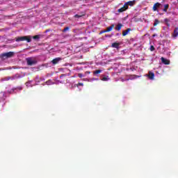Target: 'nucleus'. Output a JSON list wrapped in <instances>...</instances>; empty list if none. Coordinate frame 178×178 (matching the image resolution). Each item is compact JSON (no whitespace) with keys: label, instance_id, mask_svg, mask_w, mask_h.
I'll list each match as a JSON object with an SVG mask.
<instances>
[{"label":"nucleus","instance_id":"f257e3e1","mask_svg":"<svg viewBox=\"0 0 178 178\" xmlns=\"http://www.w3.org/2000/svg\"><path fill=\"white\" fill-rule=\"evenodd\" d=\"M14 55H15V52L10 51V52L1 54L0 55V58H1V59H8L9 58H13Z\"/></svg>","mask_w":178,"mask_h":178},{"label":"nucleus","instance_id":"7ed1b4c3","mask_svg":"<svg viewBox=\"0 0 178 178\" xmlns=\"http://www.w3.org/2000/svg\"><path fill=\"white\" fill-rule=\"evenodd\" d=\"M26 63L28 66H33L37 65V60L33 59L32 58H26Z\"/></svg>","mask_w":178,"mask_h":178},{"label":"nucleus","instance_id":"c756f323","mask_svg":"<svg viewBox=\"0 0 178 178\" xmlns=\"http://www.w3.org/2000/svg\"><path fill=\"white\" fill-rule=\"evenodd\" d=\"M86 73H88V74H90V72H86Z\"/></svg>","mask_w":178,"mask_h":178},{"label":"nucleus","instance_id":"b1692460","mask_svg":"<svg viewBox=\"0 0 178 178\" xmlns=\"http://www.w3.org/2000/svg\"><path fill=\"white\" fill-rule=\"evenodd\" d=\"M69 26H67V27H65L63 30V33H66V31H67V30H69Z\"/></svg>","mask_w":178,"mask_h":178},{"label":"nucleus","instance_id":"a878e982","mask_svg":"<svg viewBox=\"0 0 178 178\" xmlns=\"http://www.w3.org/2000/svg\"><path fill=\"white\" fill-rule=\"evenodd\" d=\"M78 77L81 79V77H84V75H83V74H78Z\"/></svg>","mask_w":178,"mask_h":178},{"label":"nucleus","instance_id":"dca6fc26","mask_svg":"<svg viewBox=\"0 0 178 178\" xmlns=\"http://www.w3.org/2000/svg\"><path fill=\"white\" fill-rule=\"evenodd\" d=\"M122 27H123V25L122 24H118L115 27V30H117L118 31H120Z\"/></svg>","mask_w":178,"mask_h":178},{"label":"nucleus","instance_id":"bb28decb","mask_svg":"<svg viewBox=\"0 0 178 178\" xmlns=\"http://www.w3.org/2000/svg\"><path fill=\"white\" fill-rule=\"evenodd\" d=\"M74 17L79 18V17H81V15H79L76 14V15H74Z\"/></svg>","mask_w":178,"mask_h":178},{"label":"nucleus","instance_id":"f3484780","mask_svg":"<svg viewBox=\"0 0 178 178\" xmlns=\"http://www.w3.org/2000/svg\"><path fill=\"white\" fill-rule=\"evenodd\" d=\"M168 9H169V4H165L164 6L163 12H168Z\"/></svg>","mask_w":178,"mask_h":178},{"label":"nucleus","instance_id":"ddd939ff","mask_svg":"<svg viewBox=\"0 0 178 178\" xmlns=\"http://www.w3.org/2000/svg\"><path fill=\"white\" fill-rule=\"evenodd\" d=\"M172 35L173 38H177V37L178 36V28H175Z\"/></svg>","mask_w":178,"mask_h":178},{"label":"nucleus","instance_id":"9b49d317","mask_svg":"<svg viewBox=\"0 0 178 178\" xmlns=\"http://www.w3.org/2000/svg\"><path fill=\"white\" fill-rule=\"evenodd\" d=\"M147 77H149V80H154V77H155V74H154V72H149Z\"/></svg>","mask_w":178,"mask_h":178},{"label":"nucleus","instance_id":"6ab92c4d","mask_svg":"<svg viewBox=\"0 0 178 178\" xmlns=\"http://www.w3.org/2000/svg\"><path fill=\"white\" fill-rule=\"evenodd\" d=\"M99 73H102V70H97L95 72H93V74H99Z\"/></svg>","mask_w":178,"mask_h":178},{"label":"nucleus","instance_id":"c85d7f7f","mask_svg":"<svg viewBox=\"0 0 178 178\" xmlns=\"http://www.w3.org/2000/svg\"><path fill=\"white\" fill-rule=\"evenodd\" d=\"M92 81H94V80H98V79H97V78H92Z\"/></svg>","mask_w":178,"mask_h":178},{"label":"nucleus","instance_id":"5701e85b","mask_svg":"<svg viewBox=\"0 0 178 178\" xmlns=\"http://www.w3.org/2000/svg\"><path fill=\"white\" fill-rule=\"evenodd\" d=\"M83 86H84V84L83 83H78L76 84V87H80V86L83 87Z\"/></svg>","mask_w":178,"mask_h":178},{"label":"nucleus","instance_id":"f03ea898","mask_svg":"<svg viewBox=\"0 0 178 178\" xmlns=\"http://www.w3.org/2000/svg\"><path fill=\"white\" fill-rule=\"evenodd\" d=\"M27 41V42H31V38L30 36H22L16 39V42Z\"/></svg>","mask_w":178,"mask_h":178},{"label":"nucleus","instance_id":"4be33fe9","mask_svg":"<svg viewBox=\"0 0 178 178\" xmlns=\"http://www.w3.org/2000/svg\"><path fill=\"white\" fill-rule=\"evenodd\" d=\"M33 40H38V39H40V35H34L33 37Z\"/></svg>","mask_w":178,"mask_h":178},{"label":"nucleus","instance_id":"aec40b11","mask_svg":"<svg viewBox=\"0 0 178 178\" xmlns=\"http://www.w3.org/2000/svg\"><path fill=\"white\" fill-rule=\"evenodd\" d=\"M158 24H159V20H158V19H155L154 20V26H158Z\"/></svg>","mask_w":178,"mask_h":178},{"label":"nucleus","instance_id":"1a4fd4ad","mask_svg":"<svg viewBox=\"0 0 178 178\" xmlns=\"http://www.w3.org/2000/svg\"><path fill=\"white\" fill-rule=\"evenodd\" d=\"M161 62L164 65H170V61L163 57L161 58Z\"/></svg>","mask_w":178,"mask_h":178},{"label":"nucleus","instance_id":"cd10ccee","mask_svg":"<svg viewBox=\"0 0 178 178\" xmlns=\"http://www.w3.org/2000/svg\"><path fill=\"white\" fill-rule=\"evenodd\" d=\"M66 76V74H62L60 78L62 79V77H65Z\"/></svg>","mask_w":178,"mask_h":178},{"label":"nucleus","instance_id":"423d86ee","mask_svg":"<svg viewBox=\"0 0 178 178\" xmlns=\"http://www.w3.org/2000/svg\"><path fill=\"white\" fill-rule=\"evenodd\" d=\"M16 76H6L2 79V81H9V80H15Z\"/></svg>","mask_w":178,"mask_h":178},{"label":"nucleus","instance_id":"412c9836","mask_svg":"<svg viewBox=\"0 0 178 178\" xmlns=\"http://www.w3.org/2000/svg\"><path fill=\"white\" fill-rule=\"evenodd\" d=\"M108 80H109V78H108V76H104L102 79V81H108Z\"/></svg>","mask_w":178,"mask_h":178},{"label":"nucleus","instance_id":"9d476101","mask_svg":"<svg viewBox=\"0 0 178 178\" xmlns=\"http://www.w3.org/2000/svg\"><path fill=\"white\" fill-rule=\"evenodd\" d=\"M159 6H161L160 3H154V5L153 6V8H152L154 12H156V10H158V8H159Z\"/></svg>","mask_w":178,"mask_h":178},{"label":"nucleus","instance_id":"6e6552de","mask_svg":"<svg viewBox=\"0 0 178 178\" xmlns=\"http://www.w3.org/2000/svg\"><path fill=\"white\" fill-rule=\"evenodd\" d=\"M115 27L114 24H111L110 26L107 27L106 30L104 31V33H109V31H112Z\"/></svg>","mask_w":178,"mask_h":178},{"label":"nucleus","instance_id":"0eeeda50","mask_svg":"<svg viewBox=\"0 0 178 178\" xmlns=\"http://www.w3.org/2000/svg\"><path fill=\"white\" fill-rule=\"evenodd\" d=\"M126 10H127V7L124 4L123 7L118 10V12L119 13H122L123 12H126Z\"/></svg>","mask_w":178,"mask_h":178},{"label":"nucleus","instance_id":"f8f14e48","mask_svg":"<svg viewBox=\"0 0 178 178\" xmlns=\"http://www.w3.org/2000/svg\"><path fill=\"white\" fill-rule=\"evenodd\" d=\"M131 31V29L128 28L126 31H122V35L124 37L129 34Z\"/></svg>","mask_w":178,"mask_h":178},{"label":"nucleus","instance_id":"393cba45","mask_svg":"<svg viewBox=\"0 0 178 178\" xmlns=\"http://www.w3.org/2000/svg\"><path fill=\"white\" fill-rule=\"evenodd\" d=\"M150 51H155V47L154 46H150Z\"/></svg>","mask_w":178,"mask_h":178},{"label":"nucleus","instance_id":"4468645a","mask_svg":"<svg viewBox=\"0 0 178 178\" xmlns=\"http://www.w3.org/2000/svg\"><path fill=\"white\" fill-rule=\"evenodd\" d=\"M120 45V43L114 42V43H112L111 47H112V48H117L118 49V48H119Z\"/></svg>","mask_w":178,"mask_h":178},{"label":"nucleus","instance_id":"39448f33","mask_svg":"<svg viewBox=\"0 0 178 178\" xmlns=\"http://www.w3.org/2000/svg\"><path fill=\"white\" fill-rule=\"evenodd\" d=\"M60 60H62L61 58H60V57L56 58L51 60V63H53L54 65H58V63H59V62H60Z\"/></svg>","mask_w":178,"mask_h":178},{"label":"nucleus","instance_id":"a211bd4d","mask_svg":"<svg viewBox=\"0 0 178 178\" xmlns=\"http://www.w3.org/2000/svg\"><path fill=\"white\" fill-rule=\"evenodd\" d=\"M164 21H165L166 26H168V27H170V24H169V19L168 18H165L164 19Z\"/></svg>","mask_w":178,"mask_h":178},{"label":"nucleus","instance_id":"2eb2a0df","mask_svg":"<svg viewBox=\"0 0 178 178\" xmlns=\"http://www.w3.org/2000/svg\"><path fill=\"white\" fill-rule=\"evenodd\" d=\"M6 98V96L5 95L4 93H1L0 94V102L1 101H5Z\"/></svg>","mask_w":178,"mask_h":178},{"label":"nucleus","instance_id":"20e7f679","mask_svg":"<svg viewBox=\"0 0 178 178\" xmlns=\"http://www.w3.org/2000/svg\"><path fill=\"white\" fill-rule=\"evenodd\" d=\"M124 5L127 6V8L129 9V6H134V5H136V0L127 1Z\"/></svg>","mask_w":178,"mask_h":178}]
</instances>
